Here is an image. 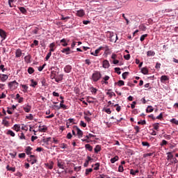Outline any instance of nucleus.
I'll list each match as a JSON object with an SVG mask.
<instances>
[{"instance_id": "f257e3e1", "label": "nucleus", "mask_w": 178, "mask_h": 178, "mask_svg": "<svg viewBox=\"0 0 178 178\" xmlns=\"http://www.w3.org/2000/svg\"><path fill=\"white\" fill-rule=\"evenodd\" d=\"M106 36L110 38L111 42H116L118 41V35L111 31L106 33Z\"/></svg>"}, {"instance_id": "f03ea898", "label": "nucleus", "mask_w": 178, "mask_h": 178, "mask_svg": "<svg viewBox=\"0 0 178 178\" xmlns=\"http://www.w3.org/2000/svg\"><path fill=\"white\" fill-rule=\"evenodd\" d=\"M51 75L50 77L51 79V80H55L56 77L58 76V74H59V68L58 67H51Z\"/></svg>"}, {"instance_id": "7ed1b4c3", "label": "nucleus", "mask_w": 178, "mask_h": 178, "mask_svg": "<svg viewBox=\"0 0 178 178\" xmlns=\"http://www.w3.org/2000/svg\"><path fill=\"white\" fill-rule=\"evenodd\" d=\"M102 76L101 72L95 71L92 75V81L96 83V81H98L101 79Z\"/></svg>"}, {"instance_id": "20e7f679", "label": "nucleus", "mask_w": 178, "mask_h": 178, "mask_svg": "<svg viewBox=\"0 0 178 178\" xmlns=\"http://www.w3.org/2000/svg\"><path fill=\"white\" fill-rule=\"evenodd\" d=\"M8 86L10 90H16V88L19 87V83H17V81H13L9 82Z\"/></svg>"}, {"instance_id": "39448f33", "label": "nucleus", "mask_w": 178, "mask_h": 178, "mask_svg": "<svg viewBox=\"0 0 178 178\" xmlns=\"http://www.w3.org/2000/svg\"><path fill=\"white\" fill-rule=\"evenodd\" d=\"M74 129L77 131L78 138H81V137H83V131L77 126H74Z\"/></svg>"}, {"instance_id": "423d86ee", "label": "nucleus", "mask_w": 178, "mask_h": 178, "mask_svg": "<svg viewBox=\"0 0 178 178\" xmlns=\"http://www.w3.org/2000/svg\"><path fill=\"white\" fill-rule=\"evenodd\" d=\"M57 166L60 169H65V162H63V161H62L61 159L58 160Z\"/></svg>"}, {"instance_id": "0eeeda50", "label": "nucleus", "mask_w": 178, "mask_h": 178, "mask_svg": "<svg viewBox=\"0 0 178 178\" xmlns=\"http://www.w3.org/2000/svg\"><path fill=\"white\" fill-rule=\"evenodd\" d=\"M8 79H9L8 74H0V79L3 83H5Z\"/></svg>"}, {"instance_id": "6e6552de", "label": "nucleus", "mask_w": 178, "mask_h": 178, "mask_svg": "<svg viewBox=\"0 0 178 178\" xmlns=\"http://www.w3.org/2000/svg\"><path fill=\"white\" fill-rule=\"evenodd\" d=\"M92 137H95V135L89 134L88 135L86 136L85 138L86 139H81V141L83 142H86V143H90V141H88L89 138H92Z\"/></svg>"}, {"instance_id": "1a4fd4ad", "label": "nucleus", "mask_w": 178, "mask_h": 178, "mask_svg": "<svg viewBox=\"0 0 178 178\" xmlns=\"http://www.w3.org/2000/svg\"><path fill=\"white\" fill-rule=\"evenodd\" d=\"M72 65H65L64 67V72L65 73H70V72H72Z\"/></svg>"}, {"instance_id": "9d476101", "label": "nucleus", "mask_w": 178, "mask_h": 178, "mask_svg": "<svg viewBox=\"0 0 178 178\" xmlns=\"http://www.w3.org/2000/svg\"><path fill=\"white\" fill-rule=\"evenodd\" d=\"M0 37H1L3 41L6 39V32L3 29H0Z\"/></svg>"}, {"instance_id": "9b49d317", "label": "nucleus", "mask_w": 178, "mask_h": 178, "mask_svg": "<svg viewBox=\"0 0 178 178\" xmlns=\"http://www.w3.org/2000/svg\"><path fill=\"white\" fill-rule=\"evenodd\" d=\"M103 49L104 47H99L95 51V53H91V55H93V56H98V54H99V52H101L102 49Z\"/></svg>"}, {"instance_id": "f8f14e48", "label": "nucleus", "mask_w": 178, "mask_h": 178, "mask_svg": "<svg viewBox=\"0 0 178 178\" xmlns=\"http://www.w3.org/2000/svg\"><path fill=\"white\" fill-rule=\"evenodd\" d=\"M54 80L56 83H59L60 81H62V80H63V74H61L57 75V76Z\"/></svg>"}, {"instance_id": "ddd939ff", "label": "nucleus", "mask_w": 178, "mask_h": 178, "mask_svg": "<svg viewBox=\"0 0 178 178\" xmlns=\"http://www.w3.org/2000/svg\"><path fill=\"white\" fill-rule=\"evenodd\" d=\"M86 15V13H84V10H79L76 11V16H79V17H83Z\"/></svg>"}, {"instance_id": "4468645a", "label": "nucleus", "mask_w": 178, "mask_h": 178, "mask_svg": "<svg viewBox=\"0 0 178 178\" xmlns=\"http://www.w3.org/2000/svg\"><path fill=\"white\" fill-rule=\"evenodd\" d=\"M23 55V53L22 52V49H17L15 51V58H20Z\"/></svg>"}, {"instance_id": "2eb2a0df", "label": "nucleus", "mask_w": 178, "mask_h": 178, "mask_svg": "<svg viewBox=\"0 0 178 178\" xmlns=\"http://www.w3.org/2000/svg\"><path fill=\"white\" fill-rule=\"evenodd\" d=\"M31 151H33V147L28 146L25 149V152L26 155H31Z\"/></svg>"}, {"instance_id": "dca6fc26", "label": "nucleus", "mask_w": 178, "mask_h": 178, "mask_svg": "<svg viewBox=\"0 0 178 178\" xmlns=\"http://www.w3.org/2000/svg\"><path fill=\"white\" fill-rule=\"evenodd\" d=\"M110 64H109V61H108L107 60H104L103 61V67L104 69H108V67H109Z\"/></svg>"}, {"instance_id": "f3484780", "label": "nucleus", "mask_w": 178, "mask_h": 178, "mask_svg": "<svg viewBox=\"0 0 178 178\" xmlns=\"http://www.w3.org/2000/svg\"><path fill=\"white\" fill-rule=\"evenodd\" d=\"M55 47H56V44H55V42H52L49 44V52H54L55 51Z\"/></svg>"}, {"instance_id": "a211bd4d", "label": "nucleus", "mask_w": 178, "mask_h": 178, "mask_svg": "<svg viewBox=\"0 0 178 178\" xmlns=\"http://www.w3.org/2000/svg\"><path fill=\"white\" fill-rule=\"evenodd\" d=\"M63 54H66V55H69V52H70V47L64 48L61 50Z\"/></svg>"}, {"instance_id": "6ab92c4d", "label": "nucleus", "mask_w": 178, "mask_h": 178, "mask_svg": "<svg viewBox=\"0 0 178 178\" xmlns=\"http://www.w3.org/2000/svg\"><path fill=\"white\" fill-rule=\"evenodd\" d=\"M168 80H169V77H168V76H166V75L161 76V83H165V81H168Z\"/></svg>"}, {"instance_id": "aec40b11", "label": "nucleus", "mask_w": 178, "mask_h": 178, "mask_svg": "<svg viewBox=\"0 0 178 178\" xmlns=\"http://www.w3.org/2000/svg\"><path fill=\"white\" fill-rule=\"evenodd\" d=\"M24 112H26V113H29V112H30V111H31V106H26L23 108Z\"/></svg>"}, {"instance_id": "412c9836", "label": "nucleus", "mask_w": 178, "mask_h": 178, "mask_svg": "<svg viewBox=\"0 0 178 178\" xmlns=\"http://www.w3.org/2000/svg\"><path fill=\"white\" fill-rule=\"evenodd\" d=\"M95 154H98V152H101V145H97L95 147Z\"/></svg>"}, {"instance_id": "4be33fe9", "label": "nucleus", "mask_w": 178, "mask_h": 178, "mask_svg": "<svg viewBox=\"0 0 178 178\" xmlns=\"http://www.w3.org/2000/svg\"><path fill=\"white\" fill-rule=\"evenodd\" d=\"M62 47H67L68 44L66 42V39L63 38L60 40Z\"/></svg>"}, {"instance_id": "5701e85b", "label": "nucleus", "mask_w": 178, "mask_h": 178, "mask_svg": "<svg viewBox=\"0 0 178 178\" xmlns=\"http://www.w3.org/2000/svg\"><path fill=\"white\" fill-rule=\"evenodd\" d=\"M13 130H15V131H19L20 130V124H15L13 127Z\"/></svg>"}, {"instance_id": "b1692460", "label": "nucleus", "mask_w": 178, "mask_h": 178, "mask_svg": "<svg viewBox=\"0 0 178 178\" xmlns=\"http://www.w3.org/2000/svg\"><path fill=\"white\" fill-rule=\"evenodd\" d=\"M31 87H33V88H35V86H38V83L35 81H34V79H31Z\"/></svg>"}, {"instance_id": "393cba45", "label": "nucleus", "mask_w": 178, "mask_h": 178, "mask_svg": "<svg viewBox=\"0 0 178 178\" xmlns=\"http://www.w3.org/2000/svg\"><path fill=\"white\" fill-rule=\"evenodd\" d=\"M39 130L40 131H42L43 133H45V131H47L48 130V128L45 126H40L39 127Z\"/></svg>"}, {"instance_id": "a878e982", "label": "nucleus", "mask_w": 178, "mask_h": 178, "mask_svg": "<svg viewBox=\"0 0 178 178\" xmlns=\"http://www.w3.org/2000/svg\"><path fill=\"white\" fill-rule=\"evenodd\" d=\"M6 134H7L8 136H10L11 137H15V136H16V134H15V132H13V131L10 130V129H9V130L7 131Z\"/></svg>"}, {"instance_id": "bb28decb", "label": "nucleus", "mask_w": 178, "mask_h": 178, "mask_svg": "<svg viewBox=\"0 0 178 178\" xmlns=\"http://www.w3.org/2000/svg\"><path fill=\"white\" fill-rule=\"evenodd\" d=\"M147 113H149L151 112H154V108H152V106H148L146 109Z\"/></svg>"}, {"instance_id": "cd10ccee", "label": "nucleus", "mask_w": 178, "mask_h": 178, "mask_svg": "<svg viewBox=\"0 0 178 178\" xmlns=\"http://www.w3.org/2000/svg\"><path fill=\"white\" fill-rule=\"evenodd\" d=\"M31 56H30V55H28V56H26L25 57H24V60H25V62L26 63H30V62H31Z\"/></svg>"}, {"instance_id": "c85d7f7f", "label": "nucleus", "mask_w": 178, "mask_h": 178, "mask_svg": "<svg viewBox=\"0 0 178 178\" xmlns=\"http://www.w3.org/2000/svg\"><path fill=\"white\" fill-rule=\"evenodd\" d=\"M7 170L11 171V172H16V168L15 167H10L9 165L6 166Z\"/></svg>"}, {"instance_id": "c756f323", "label": "nucleus", "mask_w": 178, "mask_h": 178, "mask_svg": "<svg viewBox=\"0 0 178 178\" xmlns=\"http://www.w3.org/2000/svg\"><path fill=\"white\" fill-rule=\"evenodd\" d=\"M69 19H70V17L69 16L65 17L63 15H62L60 20H63L66 23V22H67Z\"/></svg>"}, {"instance_id": "7c9ffc66", "label": "nucleus", "mask_w": 178, "mask_h": 178, "mask_svg": "<svg viewBox=\"0 0 178 178\" xmlns=\"http://www.w3.org/2000/svg\"><path fill=\"white\" fill-rule=\"evenodd\" d=\"M119 161V156H115L113 158L111 159V162L112 163H115V162Z\"/></svg>"}, {"instance_id": "2f4dec72", "label": "nucleus", "mask_w": 178, "mask_h": 178, "mask_svg": "<svg viewBox=\"0 0 178 178\" xmlns=\"http://www.w3.org/2000/svg\"><path fill=\"white\" fill-rule=\"evenodd\" d=\"M85 148L86 149H88V151H90L91 152V151H92V146H91V145L90 144H86L85 145Z\"/></svg>"}, {"instance_id": "473e14b6", "label": "nucleus", "mask_w": 178, "mask_h": 178, "mask_svg": "<svg viewBox=\"0 0 178 178\" xmlns=\"http://www.w3.org/2000/svg\"><path fill=\"white\" fill-rule=\"evenodd\" d=\"M147 56H155V51H152V50L148 51L147 52Z\"/></svg>"}, {"instance_id": "72a5a7b5", "label": "nucleus", "mask_w": 178, "mask_h": 178, "mask_svg": "<svg viewBox=\"0 0 178 178\" xmlns=\"http://www.w3.org/2000/svg\"><path fill=\"white\" fill-rule=\"evenodd\" d=\"M19 10H20L21 13H23L24 15H26L27 13V10H26L24 7H19Z\"/></svg>"}, {"instance_id": "f704fd0d", "label": "nucleus", "mask_w": 178, "mask_h": 178, "mask_svg": "<svg viewBox=\"0 0 178 178\" xmlns=\"http://www.w3.org/2000/svg\"><path fill=\"white\" fill-rule=\"evenodd\" d=\"M106 95H108L109 98H112V97H116V94L113 92H107Z\"/></svg>"}, {"instance_id": "c9c22d12", "label": "nucleus", "mask_w": 178, "mask_h": 178, "mask_svg": "<svg viewBox=\"0 0 178 178\" xmlns=\"http://www.w3.org/2000/svg\"><path fill=\"white\" fill-rule=\"evenodd\" d=\"M138 170H130V175H132L133 176H136L137 173H138Z\"/></svg>"}, {"instance_id": "e433bc0d", "label": "nucleus", "mask_w": 178, "mask_h": 178, "mask_svg": "<svg viewBox=\"0 0 178 178\" xmlns=\"http://www.w3.org/2000/svg\"><path fill=\"white\" fill-rule=\"evenodd\" d=\"M143 74H148V69L147 67H143L141 70Z\"/></svg>"}, {"instance_id": "4c0bfd02", "label": "nucleus", "mask_w": 178, "mask_h": 178, "mask_svg": "<svg viewBox=\"0 0 178 178\" xmlns=\"http://www.w3.org/2000/svg\"><path fill=\"white\" fill-rule=\"evenodd\" d=\"M2 124L6 126V127H9V121L6 120V119H3L2 121Z\"/></svg>"}, {"instance_id": "58836bf2", "label": "nucleus", "mask_w": 178, "mask_h": 178, "mask_svg": "<svg viewBox=\"0 0 178 178\" xmlns=\"http://www.w3.org/2000/svg\"><path fill=\"white\" fill-rule=\"evenodd\" d=\"M22 88L24 89L23 92H26L27 90H29V86L27 85H21Z\"/></svg>"}, {"instance_id": "ea45409f", "label": "nucleus", "mask_w": 178, "mask_h": 178, "mask_svg": "<svg viewBox=\"0 0 178 178\" xmlns=\"http://www.w3.org/2000/svg\"><path fill=\"white\" fill-rule=\"evenodd\" d=\"M28 73L29 74H33V73H34V68L33 67H29L28 68Z\"/></svg>"}, {"instance_id": "a19ab883", "label": "nucleus", "mask_w": 178, "mask_h": 178, "mask_svg": "<svg viewBox=\"0 0 178 178\" xmlns=\"http://www.w3.org/2000/svg\"><path fill=\"white\" fill-rule=\"evenodd\" d=\"M90 92H92V94H97V91H98V89L91 87L90 88Z\"/></svg>"}, {"instance_id": "79ce46f5", "label": "nucleus", "mask_w": 178, "mask_h": 178, "mask_svg": "<svg viewBox=\"0 0 178 178\" xmlns=\"http://www.w3.org/2000/svg\"><path fill=\"white\" fill-rule=\"evenodd\" d=\"M167 155L168 161H169V159H173V154H172V152H168Z\"/></svg>"}, {"instance_id": "37998d69", "label": "nucleus", "mask_w": 178, "mask_h": 178, "mask_svg": "<svg viewBox=\"0 0 178 178\" xmlns=\"http://www.w3.org/2000/svg\"><path fill=\"white\" fill-rule=\"evenodd\" d=\"M153 127L154 130H156L158 131V130H159V123L154 124Z\"/></svg>"}, {"instance_id": "c03bdc74", "label": "nucleus", "mask_w": 178, "mask_h": 178, "mask_svg": "<svg viewBox=\"0 0 178 178\" xmlns=\"http://www.w3.org/2000/svg\"><path fill=\"white\" fill-rule=\"evenodd\" d=\"M99 166H100L99 163H96L95 164L94 170H99Z\"/></svg>"}, {"instance_id": "a18cd8bd", "label": "nucleus", "mask_w": 178, "mask_h": 178, "mask_svg": "<svg viewBox=\"0 0 178 178\" xmlns=\"http://www.w3.org/2000/svg\"><path fill=\"white\" fill-rule=\"evenodd\" d=\"M161 147H164V145H168V141L163 140L160 143Z\"/></svg>"}, {"instance_id": "49530a36", "label": "nucleus", "mask_w": 178, "mask_h": 178, "mask_svg": "<svg viewBox=\"0 0 178 178\" xmlns=\"http://www.w3.org/2000/svg\"><path fill=\"white\" fill-rule=\"evenodd\" d=\"M128 76H129V72H125L122 73V79L124 80H126V79L127 78Z\"/></svg>"}, {"instance_id": "de8ad7c7", "label": "nucleus", "mask_w": 178, "mask_h": 178, "mask_svg": "<svg viewBox=\"0 0 178 178\" xmlns=\"http://www.w3.org/2000/svg\"><path fill=\"white\" fill-rule=\"evenodd\" d=\"M16 1L17 0H8V5L10 6V8H13V2H16Z\"/></svg>"}, {"instance_id": "09e8293b", "label": "nucleus", "mask_w": 178, "mask_h": 178, "mask_svg": "<svg viewBox=\"0 0 178 178\" xmlns=\"http://www.w3.org/2000/svg\"><path fill=\"white\" fill-rule=\"evenodd\" d=\"M117 84L119 86V87H122V86H124V81L122 80H120Z\"/></svg>"}, {"instance_id": "8fccbe9b", "label": "nucleus", "mask_w": 178, "mask_h": 178, "mask_svg": "<svg viewBox=\"0 0 178 178\" xmlns=\"http://www.w3.org/2000/svg\"><path fill=\"white\" fill-rule=\"evenodd\" d=\"M142 145L143 147H147V148H149L150 145L148 142H142Z\"/></svg>"}, {"instance_id": "3c124183", "label": "nucleus", "mask_w": 178, "mask_h": 178, "mask_svg": "<svg viewBox=\"0 0 178 178\" xmlns=\"http://www.w3.org/2000/svg\"><path fill=\"white\" fill-rule=\"evenodd\" d=\"M147 37H148V34L142 35L140 37V41L141 42L144 41V40H145Z\"/></svg>"}, {"instance_id": "603ef678", "label": "nucleus", "mask_w": 178, "mask_h": 178, "mask_svg": "<svg viewBox=\"0 0 178 178\" xmlns=\"http://www.w3.org/2000/svg\"><path fill=\"white\" fill-rule=\"evenodd\" d=\"M91 172H92V168H88L86 170V176L90 175V173H91Z\"/></svg>"}, {"instance_id": "864d4df0", "label": "nucleus", "mask_w": 178, "mask_h": 178, "mask_svg": "<svg viewBox=\"0 0 178 178\" xmlns=\"http://www.w3.org/2000/svg\"><path fill=\"white\" fill-rule=\"evenodd\" d=\"M51 55H52V52L49 51L45 57L46 60H48L49 58H51Z\"/></svg>"}, {"instance_id": "5fc2aeb1", "label": "nucleus", "mask_w": 178, "mask_h": 178, "mask_svg": "<svg viewBox=\"0 0 178 178\" xmlns=\"http://www.w3.org/2000/svg\"><path fill=\"white\" fill-rule=\"evenodd\" d=\"M115 73H117V74H121V73H122V72H120V68H119V67H115Z\"/></svg>"}, {"instance_id": "6e6d98bb", "label": "nucleus", "mask_w": 178, "mask_h": 178, "mask_svg": "<svg viewBox=\"0 0 178 178\" xmlns=\"http://www.w3.org/2000/svg\"><path fill=\"white\" fill-rule=\"evenodd\" d=\"M163 137H164V138H165V140H170V138H172V136L170 135H168V134H164Z\"/></svg>"}, {"instance_id": "4d7b16f0", "label": "nucleus", "mask_w": 178, "mask_h": 178, "mask_svg": "<svg viewBox=\"0 0 178 178\" xmlns=\"http://www.w3.org/2000/svg\"><path fill=\"white\" fill-rule=\"evenodd\" d=\"M26 119H29V120H33L34 119V116H33V114H29L28 116H26Z\"/></svg>"}, {"instance_id": "13d9d810", "label": "nucleus", "mask_w": 178, "mask_h": 178, "mask_svg": "<svg viewBox=\"0 0 178 178\" xmlns=\"http://www.w3.org/2000/svg\"><path fill=\"white\" fill-rule=\"evenodd\" d=\"M154 155V153H147L143 154V158H147V156H152Z\"/></svg>"}, {"instance_id": "bf43d9fd", "label": "nucleus", "mask_w": 178, "mask_h": 178, "mask_svg": "<svg viewBox=\"0 0 178 178\" xmlns=\"http://www.w3.org/2000/svg\"><path fill=\"white\" fill-rule=\"evenodd\" d=\"M19 138L21 140H26V136H24V134L23 132L21 133V134L19 136Z\"/></svg>"}, {"instance_id": "052dcab7", "label": "nucleus", "mask_w": 178, "mask_h": 178, "mask_svg": "<svg viewBox=\"0 0 178 178\" xmlns=\"http://www.w3.org/2000/svg\"><path fill=\"white\" fill-rule=\"evenodd\" d=\"M170 122H171L172 123H174L175 124L178 125V120H177L175 118H172V119L170 120Z\"/></svg>"}, {"instance_id": "680f3d73", "label": "nucleus", "mask_w": 178, "mask_h": 178, "mask_svg": "<svg viewBox=\"0 0 178 178\" xmlns=\"http://www.w3.org/2000/svg\"><path fill=\"white\" fill-rule=\"evenodd\" d=\"M60 148H62L63 149H66V148H67V145H66L65 143H62L60 145Z\"/></svg>"}, {"instance_id": "e2e57ef3", "label": "nucleus", "mask_w": 178, "mask_h": 178, "mask_svg": "<svg viewBox=\"0 0 178 178\" xmlns=\"http://www.w3.org/2000/svg\"><path fill=\"white\" fill-rule=\"evenodd\" d=\"M45 66H46V64H44L42 66H40V67H38V71H39V72H42V70H44V68L45 67Z\"/></svg>"}, {"instance_id": "0e129e2a", "label": "nucleus", "mask_w": 178, "mask_h": 178, "mask_svg": "<svg viewBox=\"0 0 178 178\" xmlns=\"http://www.w3.org/2000/svg\"><path fill=\"white\" fill-rule=\"evenodd\" d=\"M124 169L123 168V165H120L118 168V172H122Z\"/></svg>"}, {"instance_id": "69168bd1", "label": "nucleus", "mask_w": 178, "mask_h": 178, "mask_svg": "<svg viewBox=\"0 0 178 178\" xmlns=\"http://www.w3.org/2000/svg\"><path fill=\"white\" fill-rule=\"evenodd\" d=\"M31 165H34V163H37L38 160L37 159H31Z\"/></svg>"}, {"instance_id": "338daca9", "label": "nucleus", "mask_w": 178, "mask_h": 178, "mask_svg": "<svg viewBox=\"0 0 178 178\" xmlns=\"http://www.w3.org/2000/svg\"><path fill=\"white\" fill-rule=\"evenodd\" d=\"M80 126H82V127H87V124H86L84 121H81Z\"/></svg>"}, {"instance_id": "774afa93", "label": "nucleus", "mask_w": 178, "mask_h": 178, "mask_svg": "<svg viewBox=\"0 0 178 178\" xmlns=\"http://www.w3.org/2000/svg\"><path fill=\"white\" fill-rule=\"evenodd\" d=\"M18 156L19 158H26V153H21Z\"/></svg>"}]
</instances>
